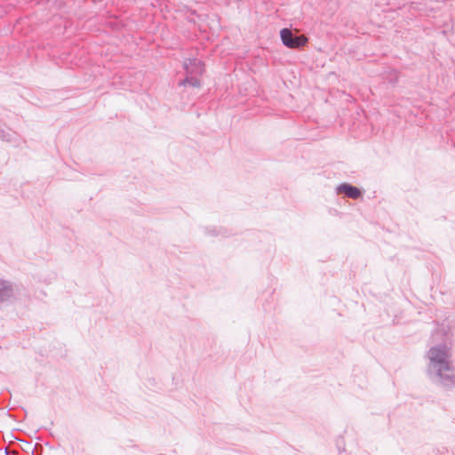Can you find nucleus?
<instances>
[{"instance_id":"1","label":"nucleus","mask_w":455,"mask_h":455,"mask_svg":"<svg viewBox=\"0 0 455 455\" xmlns=\"http://www.w3.org/2000/svg\"><path fill=\"white\" fill-rule=\"evenodd\" d=\"M283 44L288 48L296 49L306 45L307 37L304 35L294 36L289 28H283L280 31Z\"/></svg>"},{"instance_id":"5","label":"nucleus","mask_w":455,"mask_h":455,"mask_svg":"<svg viewBox=\"0 0 455 455\" xmlns=\"http://www.w3.org/2000/svg\"><path fill=\"white\" fill-rule=\"evenodd\" d=\"M11 288L4 281H0V299H3L10 294Z\"/></svg>"},{"instance_id":"4","label":"nucleus","mask_w":455,"mask_h":455,"mask_svg":"<svg viewBox=\"0 0 455 455\" xmlns=\"http://www.w3.org/2000/svg\"><path fill=\"white\" fill-rule=\"evenodd\" d=\"M186 68L188 73L201 75L204 71V68L203 63L197 60H189L188 63H186Z\"/></svg>"},{"instance_id":"3","label":"nucleus","mask_w":455,"mask_h":455,"mask_svg":"<svg viewBox=\"0 0 455 455\" xmlns=\"http://www.w3.org/2000/svg\"><path fill=\"white\" fill-rule=\"evenodd\" d=\"M338 192L343 193L347 196L353 198V199H357V198L361 197V196H362V192L358 188L354 187L350 184H347V183L341 184L338 188Z\"/></svg>"},{"instance_id":"2","label":"nucleus","mask_w":455,"mask_h":455,"mask_svg":"<svg viewBox=\"0 0 455 455\" xmlns=\"http://www.w3.org/2000/svg\"><path fill=\"white\" fill-rule=\"evenodd\" d=\"M448 353L445 349L443 348H431L429 350V359L432 363L439 364L438 371H450V366L447 362Z\"/></svg>"},{"instance_id":"6","label":"nucleus","mask_w":455,"mask_h":455,"mask_svg":"<svg viewBox=\"0 0 455 455\" xmlns=\"http://www.w3.org/2000/svg\"><path fill=\"white\" fill-rule=\"evenodd\" d=\"M184 83L185 84H190L191 85L196 86V87H198L200 85V83H199L198 80H195V81L190 83L188 79H186Z\"/></svg>"}]
</instances>
